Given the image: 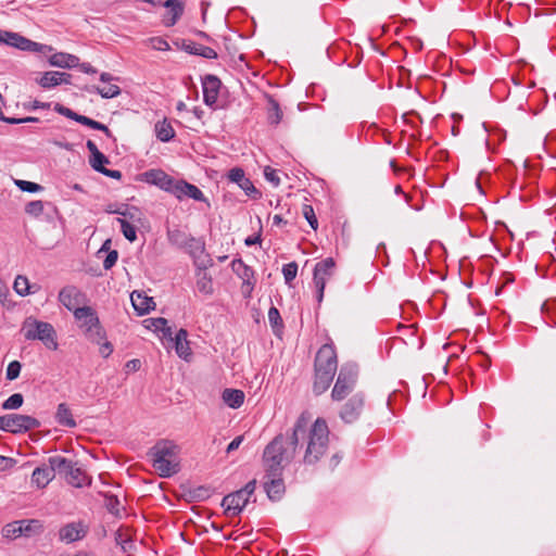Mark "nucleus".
<instances>
[{"label":"nucleus","instance_id":"f257e3e1","mask_svg":"<svg viewBox=\"0 0 556 556\" xmlns=\"http://www.w3.org/2000/svg\"><path fill=\"white\" fill-rule=\"evenodd\" d=\"M305 427L306 419L299 417L290 433L275 437L264 450L263 462L267 478L264 489L268 498L273 502L279 501L286 491L281 478L282 470L294 458L299 439L305 437Z\"/></svg>","mask_w":556,"mask_h":556},{"label":"nucleus","instance_id":"f03ea898","mask_svg":"<svg viewBox=\"0 0 556 556\" xmlns=\"http://www.w3.org/2000/svg\"><path fill=\"white\" fill-rule=\"evenodd\" d=\"M300 417L306 419L305 437L299 439V443H306L303 463L305 465H315L328 448L329 429L327 422L321 418L316 419L309 427V418L305 414H302Z\"/></svg>","mask_w":556,"mask_h":556},{"label":"nucleus","instance_id":"7ed1b4c3","mask_svg":"<svg viewBox=\"0 0 556 556\" xmlns=\"http://www.w3.org/2000/svg\"><path fill=\"white\" fill-rule=\"evenodd\" d=\"M152 466L162 478H169L180 470L179 447L168 440L159 441L148 453Z\"/></svg>","mask_w":556,"mask_h":556},{"label":"nucleus","instance_id":"20e7f679","mask_svg":"<svg viewBox=\"0 0 556 556\" xmlns=\"http://www.w3.org/2000/svg\"><path fill=\"white\" fill-rule=\"evenodd\" d=\"M314 367L315 380L313 389L319 395L330 387L338 367L337 354L330 344H324L318 350Z\"/></svg>","mask_w":556,"mask_h":556},{"label":"nucleus","instance_id":"39448f33","mask_svg":"<svg viewBox=\"0 0 556 556\" xmlns=\"http://www.w3.org/2000/svg\"><path fill=\"white\" fill-rule=\"evenodd\" d=\"M21 332L26 340H39L49 350L56 351L59 348L56 331L50 323L30 316L23 321Z\"/></svg>","mask_w":556,"mask_h":556},{"label":"nucleus","instance_id":"423d86ee","mask_svg":"<svg viewBox=\"0 0 556 556\" xmlns=\"http://www.w3.org/2000/svg\"><path fill=\"white\" fill-rule=\"evenodd\" d=\"M48 463L54 465L56 473L75 488H81L90 483V479L81 467L78 466L77 462H73L61 455H55L49 457Z\"/></svg>","mask_w":556,"mask_h":556},{"label":"nucleus","instance_id":"0eeeda50","mask_svg":"<svg viewBox=\"0 0 556 556\" xmlns=\"http://www.w3.org/2000/svg\"><path fill=\"white\" fill-rule=\"evenodd\" d=\"M74 317L89 341L100 344L105 339V331L92 307L83 306L80 309H76Z\"/></svg>","mask_w":556,"mask_h":556},{"label":"nucleus","instance_id":"6e6552de","mask_svg":"<svg viewBox=\"0 0 556 556\" xmlns=\"http://www.w3.org/2000/svg\"><path fill=\"white\" fill-rule=\"evenodd\" d=\"M358 376L355 364H345L340 368L337 381L331 392L333 401L344 400L354 389Z\"/></svg>","mask_w":556,"mask_h":556},{"label":"nucleus","instance_id":"1a4fd4ad","mask_svg":"<svg viewBox=\"0 0 556 556\" xmlns=\"http://www.w3.org/2000/svg\"><path fill=\"white\" fill-rule=\"evenodd\" d=\"M40 426L38 419L22 414H7L0 416V430L11 433H22Z\"/></svg>","mask_w":556,"mask_h":556},{"label":"nucleus","instance_id":"9d476101","mask_svg":"<svg viewBox=\"0 0 556 556\" xmlns=\"http://www.w3.org/2000/svg\"><path fill=\"white\" fill-rule=\"evenodd\" d=\"M336 263L332 257L318 262L314 268V283L317 289V301L320 303L324 298L326 281L333 275Z\"/></svg>","mask_w":556,"mask_h":556},{"label":"nucleus","instance_id":"9b49d317","mask_svg":"<svg viewBox=\"0 0 556 556\" xmlns=\"http://www.w3.org/2000/svg\"><path fill=\"white\" fill-rule=\"evenodd\" d=\"M0 43L14 47L23 51H39L42 49L51 50V48L47 46L39 45L27 39L26 37L21 36L17 33H12L8 30H0Z\"/></svg>","mask_w":556,"mask_h":556},{"label":"nucleus","instance_id":"f8f14e48","mask_svg":"<svg viewBox=\"0 0 556 556\" xmlns=\"http://www.w3.org/2000/svg\"><path fill=\"white\" fill-rule=\"evenodd\" d=\"M365 405V397L363 393H355L351 396L348 402L342 406L340 410L341 419L351 424L358 419Z\"/></svg>","mask_w":556,"mask_h":556},{"label":"nucleus","instance_id":"ddd939ff","mask_svg":"<svg viewBox=\"0 0 556 556\" xmlns=\"http://www.w3.org/2000/svg\"><path fill=\"white\" fill-rule=\"evenodd\" d=\"M60 302L74 314L76 309H80L85 303V294L75 286H66L59 293Z\"/></svg>","mask_w":556,"mask_h":556},{"label":"nucleus","instance_id":"4468645a","mask_svg":"<svg viewBox=\"0 0 556 556\" xmlns=\"http://www.w3.org/2000/svg\"><path fill=\"white\" fill-rule=\"evenodd\" d=\"M249 501L250 498L241 490H238L224 496L220 505L225 508L227 516H238L248 505Z\"/></svg>","mask_w":556,"mask_h":556},{"label":"nucleus","instance_id":"2eb2a0df","mask_svg":"<svg viewBox=\"0 0 556 556\" xmlns=\"http://www.w3.org/2000/svg\"><path fill=\"white\" fill-rule=\"evenodd\" d=\"M114 80H116V78L113 75L108 72H102L100 76L101 85H92L88 87L87 90L89 92H97L105 99L115 98L121 93V88L116 84H113Z\"/></svg>","mask_w":556,"mask_h":556},{"label":"nucleus","instance_id":"dca6fc26","mask_svg":"<svg viewBox=\"0 0 556 556\" xmlns=\"http://www.w3.org/2000/svg\"><path fill=\"white\" fill-rule=\"evenodd\" d=\"M49 64L51 66L68 70L75 67H80V70H93L89 64L80 63L78 56L64 52H59L51 55L49 58Z\"/></svg>","mask_w":556,"mask_h":556},{"label":"nucleus","instance_id":"f3484780","mask_svg":"<svg viewBox=\"0 0 556 556\" xmlns=\"http://www.w3.org/2000/svg\"><path fill=\"white\" fill-rule=\"evenodd\" d=\"M228 178L230 181L238 184V186L245 192L247 195L258 199L261 192L254 187L252 181L245 177L244 170L239 167H235L229 170Z\"/></svg>","mask_w":556,"mask_h":556},{"label":"nucleus","instance_id":"a211bd4d","mask_svg":"<svg viewBox=\"0 0 556 556\" xmlns=\"http://www.w3.org/2000/svg\"><path fill=\"white\" fill-rule=\"evenodd\" d=\"M220 86V79L214 75L202 78L203 99L206 105L213 106L216 103Z\"/></svg>","mask_w":556,"mask_h":556},{"label":"nucleus","instance_id":"6ab92c4d","mask_svg":"<svg viewBox=\"0 0 556 556\" xmlns=\"http://www.w3.org/2000/svg\"><path fill=\"white\" fill-rule=\"evenodd\" d=\"M87 534V528L81 522H70L59 531V539L66 544L81 540Z\"/></svg>","mask_w":556,"mask_h":556},{"label":"nucleus","instance_id":"aec40b11","mask_svg":"<svg viewBox=\"0 0 556 556\" xmlns=\"http://www.w3.org/2000/svg\"><path fill=\"white\" fill-rule=\"evenodd\" d=\"M140 180L166 191L169 189L173 178L162 169H149L140 175Z\"/></svg>","mask_w":556,"mask_h":556},{"label":"nucleus","instance_id":"412c9836","mask_svg":"<svg viewBox=\"0 0 556 556\" xmlns=\"http://www.w3.org/2000/svg\"><path fill=\"white\" fill-rule=\"evenodd\" d=\"M71 74L67 72H45V74L36 79V81L46 89L59 86L61 84L71 83Z\"/></svg>","mask_w":556,"mask_h":556},{"label":"nucleus","instance_id":"4be33fe9","mask_svg":"<svg viewBox=\"0 0 556 556\" xmlns=\"http://www.w3.org/2000/svg\"><path fill=\"white\" fill-rule=\"evenodd\" d=\"M56 475V469L54 465L48 463V465H42L41 467H37L31 475V482L35 483L38 488H45L49 484L50 481L54 479Z\"/></svg>","mask_w":556,"mask_h":556},{"label":"nucleus","instance_id":"5701e85b","mask_svg":"<svg viewBox=\"0 0 556 556\" xmlns=\"http://www.w3.org/2000/svg\"><path fill=\"white\" fill-rule=\"evenodd\" d=\"M182 250H185L194 260V264L198 267H206V263L204 261H201V256L204 254L205 251L204 242L201 239L191 236L190 239L188 240V243Z\"/></svg>","mask_w":556,"mask_h":556},{"label":"nucleus","instance_id":"b1692460","mask_svg":"<svg viewBox=\"0 0 556 556\" xmlns=\"http://www.w3.org/2000/svg\"><path fill=\"white\" fill-rule=\"evenodd\" d=\"M163 5L168 10L164 23L166 26H173L177 23L184 13L185 4L182 0H166Z\"/></svg>","mask_w":556,"mask_h":556},{"label":"nucleus","instance_id":"393cba45","mask_svg":"<svg viewBox=\"0 0 556 556\" xmlns=\"http://www.w3.org/2000/svg\"><path fill=\"white\" fill-rule=\"evenodd\" d=\"M130 300L135 311H137L139 315L149 313L154 306L153 299L144 295L140 291H134L130 295Z\"/></svg>","mask_w":556,"mask_h":556},{"label":"nucleus","instance_id":"a878e982","mask_svg":"<svg viewBox=\"0 0 556 556\" xmlns=\"http://www.w3.org/2000/svg\"><path fill=\"white\" fill-rule=\"evenodd\" d=\"M175 349L179 357L187 359L191 355V349L188 341V331L186 329H179L175 338Z\"/></svg>","mask_w":556,"mask_h":556},{"label":"nucleus","instance_id":"bb28decb","mask_svg":"<svg viewBox=\"0 0 556 556\" xmlns=\"http://www.w3.org/2000/svg\"><path fill=\"white\" fill-rule=\"evenodd\" d=\"M222 397L224 403L231 408H239L244 402V393L238 389H225Z\"/></svg>","mask_w":556,"mask_h":556},{"label":"nucleus","instance_id":"cd10ccee","mask_svg":"<svg viewBox=\"0 0 556 556\" xmlns=\"http://www.w3.org/2000/svg\"><path fill=\"white\" fill-rule=\"evenodd\" d=\"M22 535L33 536L39 535L43 532V525L38 519H24L20 520Z\"/></svg>","mask_w":556,"mask_h":556},{"label":"nucleus","instance_id":"c85d7f7f","mask_svg":"<svg viewBox=\"0 0 556 556\" xmlns=\"http://www.w3.org/2000/svg\"><path fill=\"white\" fill-rule=\"evenodd\" d=\"M191 235L178 228L167 230L168 242L178 249H184Z\"/></svg>","mask_w":556,"mask_h":556},{"label":"nucleus","instance_id":"c756f323","mask_svg":"<svg viewBox=\"0 0 556 556\" xmlns=\"http://www.w3.org/2000/svg\"><path fill=\"white\" fill-rule=\"evenodd\" d=\"M55 419L61 426L68 428L76 427V421L73 418L70 407L65 403H61L58 406Z\"/></svg>","mask_w":556,"mask_h":556},{"label":"nucleus","instance_id":"7c9ffc66","mask_svg":"<svg viewBox=\"0 0 556 556\" xmlns=\"http://www.w3.org/2000/svg\"><path fill=\"white\" fill-rule=\"evenodd\" d=\"M198 268H199V270L197 273V278H198L197 287H198L199 291L204 294H212L213 293L212 278L207 275L206 271L203 270L205 267L200 266Z\"/></svg>","mask_w":556,"mask_h":556},{"label":"nucleus","instance_id":"2f4dec72","mask_svg":"<svg viewBox=\"0 0 556 556\" xmlns=\"http://www.w3.org/2000/svg\"><path fill=\"white\" fill-rule=\"evenodd\" d=\"M155 131H156L157 139L163 142L169 141L175 136L174 128L166 121H164L162 123H157L155 125Z\"/></svg>","mask_w":556,"mask_h":556},{"label":"nucleus","instance_id":"473e14b6","mask_svg":"<svg viewBox=\"0 0 556 556\" xmlns=\"http://www.w3.org/2000/svg\"><path fill=\"white\" fill-rule=\"evenodd\" d=\"M115 543L122 547L124 552H127L131 547V536L128 532V528L121 527L115 532Z\"/></svg>","mask_w":556,"mask_h":556},{"label":"nucleus","instance_id":"72a5a7b5","mask_svg":"<svg viewBox=\"0 0 556 556\" xmlns=\"http://www.w3.org/2000/svg\"><path fill=\"white\" fill-rule=\"evenodd\" d=\"M76 122L79 123V124H83L85 126H88L92 129H96V130H101L103 131L108 137H112V132L111 130L102 123H99L92 118H89L85 115H80L78 114L77 118H76Z\"/></svg>","mask_w":556,"mask_h":556},{"label":"nucleus","instance_id":"f704fd0d","mask_svg":"<svg viewBox=\"0 0 556 556\" xmlns=\"http://www.w3.org/2000/svg\"><path fill=\"white\" fill-rule=\"evenodd\" d=\"M232 270L244 281L249 282L253 276V270L247 266L242 260H233L231 263Z\"/></svg>","mask_w":556,"mask_h":556},{"label":"nucleus","instance_id":"c9c22d12","mask_svg":"<svg viewBox=\"0 0 556 556\" xmlns=\"http://www.w3.org/2000/svg\"><path fill=\"white\" fill-rule=\"evenodd\" d=\"M119 224L124 237L134 242L137 240V231L134 225H131L126 218H116Z\"/></svg>","mask_w":556,"mask_h":556},{"label":"nucleus","instance_id":"e433bc0d","mask_svg":"<svg viewBox=\"0 0 556 556\" xmlns=\"http://www.w3.org/2000/svg\"><path fill=\"white\" fill-rule=\"evenodd\" d=\"M22 533L20 520L8 523L2 529V535L7 539H16L21 536Z\"/></svg>","mask_w":556,"mask_h":556},{"label":"nucleus","instance_id":"4c0bfd02","mask_svg":"<svg viewBox=\"0 0 556 556\" xmlns=\"http://www.w3.org/2000/svg\"><path fill=\"white\" fill-rule=\"evenodd\" d=\"M269 104H270V108L268 111V121L270 124L277 125L280 123V121L282 118V112H281L277 101L271 99L269 101Z\"/></svg>","mask_w":556,"mask_h":556},{"label":"nucleus","instance_id":"58836bf2","mask_svg":"<svg viewBox=\"0 0 556 556\" xmlns=\"http://www.w3.org/2000/svg\"><path fill=\"white\" fill-rule=\"evenodd\" d=\"M23 395L21 393H14L3 402L2 408L5 410L17 409L23 405Z\"/></svg>","mask_w":556,"mask_h":556},{"label":"nucleus","instance_id":"ea45409f","mask_svg":"<svg viewBox=\"0 0 556 556\" xmlns=\"http://www.w3.org/2000/svg\"><path fill=\"white\" fill-rule=\"evenodd\" d=\"M89 163L94 170L101 173L104 168V165L110 163V160L102 152H100L93 156H90Z\"/></svg>","mask_w":556,"mask_h":556},{"label":"nucleus","instance_id":"a19ab883","mask_svg":"<svg viewBox=\"0 0 556 556\" xmlns=\"http://www.w3.org/2000/svg\"><path fill=\"white\" fill-rule=\"evenodd\" d=\"M268 320L275 332L282 328L280 313L275 306H271L268 311Z\"/></svg>","mask_w":556,"mask_h":556},{"label":"nucleus","instance_id":"79ce46f5","mask_svg":"<svg viewBox=\"0 0 556 556\" xmlns=\"http://www.w3.org/2000/svg\"><path fill=\"white\" fill-rule=\"evenodd\" d=\"M177 49L184 50L189 54L194 55L197 53L198 43L191 40L177 39L174 41Z\"/></svg>","mask_w":556,"mask_h":556},{"label":"nucleus","instance_id":"37998d69","mask_svg":"<svg viewBox=\"0 0 556 556\" xmlns=\"http://www.w3.org/2000/svg\"><path fill=\"white\" fill-rule=\"evenodd\" d=\"M13 288L16 291V293L20 295L28 294V292H29L28 291L29 290L28 279L25 276H17L15 278Z\"/></svg>","mask_w":556,"mask_h":556},{"label":"nucleus","instance_id":"c03bdc74","mask_svg":"<svg viewBox=\"0 0 556 556\" xmlns=\"http://www.w3.org/2000/svg\"><path fill=\"white\" fill-rule=\"evenodd\" d=\"M186 190V197L191 198L197 201H206V198L204 197L203 192L194 185H191L188 182V185L182 186Z\"/></svg>","mask_w":556,"mask_h":556},{"label":"nucleus","instance_id":"a18cd8bd","mask_svg":"<svg viewBox=\"0 0 556 556\" xmlns=\"http://www.w3.org/2000/svg\"><path fill=\"white\" fill-rule=\"evenodd\" d=\"M302 213H303V216L305 217V219L308 222L309 226L314 230H316L318 227V220L316 218L314 208L308 204H304L302 207Z\"/></svg>","mask_w":556,"mask_h":556},{"label":"nucleus","instance_id":"49530a36","mask_svg":"<svg viewBox=\"0 0 556 556\" xmlns=\"http://www.w3.org/2000/svg\"><path fill=\"white\" fill-rule=\"evenodd\" d=\"M21 369H22V364L18 361H12L7 367V372H5L7 379L10 381L17 379L20 376Z\"/></svg>","mask_w":556,"mask_h":556},{"label":"nucleus","instance_id":"de8ad7c7","mask_svg":"<svg viewBox=\"0 0 556 556\" xmlns=\"http://www.w3.org/2000/svg\"><path fill=\"white\" fill-rule=\"evenodd\" d=\"M184 185H188V182L182 180L176 181L173 179L169 189H166V191L173 193L178 199H182L184 197H186V190L182 187Z\"/></svg>","mask_w":556,"mask_h":556},{"label":"nucleus","instance_id":"09e8293b","mask_svg":"<svg viewBox=\"0 0 556 556\" xmlns=\"http://www.w3.org/2000/svg\"><path fill=\"white\" fill-rule=\"evenodd\" d=\"M15 185L22 190V191H25V192H38V191H41L43 189L42 186L36 184V182H33V181H27V180H15Z\"/></svg>","mask_w":556,"mask_h":556},{"label":"nucleus","instance_id":"8fccbe9b","mask_svg":"<svg viewBox=\"0 0 556 556\" xmlns=\"http://www.w3.org/2000/svg\"><path fill=\"white\" fill-rule=\"evenodd\" d=\"M282 274H283L286 282L290 283L296 277L298 264L295 262H291L289 264H286L282 267Z\"/></svg>","mask_w":556,"mask_h":556},{"label":"nucleus","instance_id":"3c124183","mask_svg":"<svg viewBox=\"0 0 556 556\" xmlns=\"http://www.w3.org/2000/svg\"><path fill=\"white\" fill-rule=\"evenodd\" d=\"M42 211L43 203L40 200L31 201L25 206V212L35 217H38Z\"/></svg>","mask_w":556,"mask_h":556},{"label":"nucleus","instance_id":"603ef678","mask_svg":"<svg viewBox=\"0 0 556 556\" xmlns=\"http://www.w3.org/2000/svg\"><path fill=\"white\" fill-rule=\"evenodd\" d=\"M264 176L267 181H269L274 187L279 186L280 178L277 175V170L271 168L270 166H266L264 168Z\"/></svg>","mask_w":556,"mask_h":556},{"label":"nucleus","instance_id":"864d4df0","mask_svg":"<svg viewBox=\"0 0 556 556\" xmlns=\"http://www.w3.org/2000/svg\"><path fill=\"white\" fill-rule=\"evenodd\" d=\"M194 55H200L205 59H216L217 58V53L214 49H212L210 47L202 46L200 43H198L197 53Z\"/></svg>","mask_w":556,"mask_h":556},{"label":"nucleus","instance_id":"5fc2aeb1","mask_svg":"<svg viewBox=\"0 0 556 556\" xmlns=\"http://www.w3.org/2000/svg\"><path fill=\"white\" fill-rule=\"evenodd\" d=\"M118 252L116 250L109 251L106 257L103 261L104 269H111L117 262Z\"/></svg>","mask_w":556,"mask_h":556},{"label":"nucleus","instance_id":"6e6d98bb","mask_svg":"<svg viewBox=\"0 0 556 556\" xmlns=\"http://www.w3.org/2000/svg\"><path fill=\"white\" fill-rule=\"evenodd\" d=\"M54 110L59 114H61L63 116H66L67 118H71V119L76 122V118H77L78 114L76 112L72 111L71 109H68V108H66V106H64V105H62L60 103H55Z\"/></svg>","mask_w":556,"mask_h":556},{"label":"nucleus","instance_id":"4d7b16f0","mask_svg":"<svg viewBox=\"0 0 556 556\" xmlns=\"http://www.w3.org/2000/svg\"><path fill=\"white\" fill-rule=\"evenodd\" d=\"M150 43L151 47L155 50L166 51L169 49L168 42L161 37L151 38Z\"/></svg>","mask_w":556,"mask_h":556},{"label":"nucleus","instance_id":"13d9d810","mask_svg":"<svg viewBox=\"0 0 556 556\" xmlns=\"http://www.w3.org/2000/svg\"><path fill=\"white\" fill-rule=\"evenodd\" d=\"M99 352L100 354L103 356V357H109L112 352H113V345L111 344V342L109 341H105L102 340L101 343H100V349H99Z\"/></svg>","mask_w":556,"mask_h":556},{"label":"nucleus","instance_id":"bf43d9fd","mask_svg":"<svg viewBox=\"0 0 556 556\" xmlns=\"http://www.w3.org/2000/svg\"><path fill=\"white\" fill-rule=\"evenodd\" d=\"M118 504H119V502L116 496H110L106 502V507L110 513L118 516L119 515V511L117 508Z\"/></svg>","mask_w":556,"mask_h":556},{"label":"nucleus","instance_id":"052dcab7","mask_svg":"<svg viewBox=\"0 0 556 556\" xmlns=\"http://www.w3.org/2000/svg\"><path fill=\"white\" fill-rule=\"evenodd\" d=\"M15 463L16 462L13 458L0 455V471L12 468Z\"/></svg>","mask_w":556,"mask_h":556},{"label":"nucleus","instance_id":"680f3d73","mask_svg":"<svg viewBox=\"0 0 556 556\" xmlns=\"http://www.w3.org/2000/svg\"><path fill=\"white\" fill-rule=\"evenodd\" d=\"M256 489V480L253 479L251 481H249L242 489H240L244 494L245 496H248L249 498L253 495L254 491Z\"/></svg>","mask_w":556,"mask_h":556},{"label":"nucleus","instance_id":"e2e57ef3","mask_svg":"<svg viewBox=\"0 0 556 556\" xmlns=\"http://www.w3.org/2000/svg\"><path fill=\"white\" fill-rule=\"evenodd\" d=\"M150 321L155 331H161L168 323L167 319L163 317L152 318Z\"/></svg>","mask_w":556,"mask_h":556},{"label":"nucleus","instance_id":"0e129e2a","mask_svg":"<svg viewBox=\"0 0 556 556\" xmlns=\"http://www.w3.org/2000/svg\"><path fill=\"white\" fill-rule=\"evenodd\" d=\"M243 441V435L236 437L227 446V453L236 451Z\"/></svg>","mask_w":556,"mask_h":556},{"label":"nucleus","instance_id":"69168bd1","mask_svg":"<svg viewBox=\"0 0 556 556\" xmlns=\"http://www.w3.org/2000/svg\"><path fill=\"white\" fill-rule=\"evenodd\" d=\"M101 174H103V175H105L108 177L114 178V179H121L122 178V173L119 170L108 169L105 167L103 168Z\"/></svg>","mask_w":556,"mask_h":556},{"label":"nucleus","instance_id":"338daca9","mask_svg":"<svg viewBox=\"0 0 556 556\" xmlns=\"http://www.w3.org/2000/svg\"><path fill=\"white\" fill-rule=\"evenodd\" d=\"M453 65V62L451 59H448L447 56L445 55H441L438 60V66H440L441 68L443 67H446L448 66L450 68L452 67Z\"/></svg>","mask_w":556,"mask_h":556},{"label":"nucleus","instance_id":"774afa93","mask_svg":"<svg viewBox=\"0 0 556 556\" xmlns=\"http://www.w3.org/2000/svg\"><path fill=\"white\" fill-rule=\"evenodd\" d=\"M86 147L90 152V156H93V155L100 153L98 147L96 146V143L92 140H88L86 143Z\"/></svg>","mask_w":556,"mask_h":556}]
</instances>
